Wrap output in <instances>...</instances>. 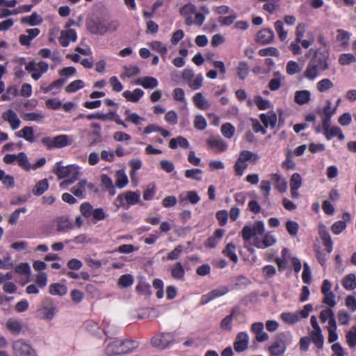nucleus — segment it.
Here are the masks:
<instances>
[{"instance_id":"ddd939ff","label":"nucleus","mask_w":356,"mask_h":356,"mask_svg":"<svg viewBox=\"0 0 356 356\" xmlns=\"http://www.w3.org/2000/svg\"><path fill=\"white\" fill-rule=\"evenodd\" d=\"M129 205H135L140 202V193L134 191H127L125 193L119 194L116 197L118 207H124V200Z\"/></svg>"},{"instance_id":"72a5a7b5","label":"nucleus","mask_w":356,"mask_h":356,"mask_svg":"<svg viewBox=\"0 0 356 356\" xmlns=\"http://www.w3.org/2000/svg\"><path fill=\"white\" fill-rule=\"evenodd\" d=\"M120 349L121 346L120 340H115L106 346L105 348V353L108 356L121 355L122 353H121Z\"/></svg>"},{"instance_id":"338daca9","label":"nucleus","mask_w":356,"mask_h":356,"mask_svg":"<svg viewBox=\"0 0 356 356\" xmlns=\"http://www.w3.org/2000/svg\"><path fill=\"white\" fill-rule=\"evenodd\" d=\"M324 297L322 303L327 305L330 308H334L336 305L335 294L333 292L323 294Z\"/></svg>"},{"instance_id":"de8ad7c7","label":"nucleus","mask_w":356,"mask_h":356,"mask_svg":"<svg viewBox=\"0 0 356 356\" xmlns=\"http://www.w3.org/2000/svg\"><path fill=\"white\" fill-rule=\"evenodd\" d=\"M184 175L188 179L201 181L202 179V170L199 168L186 170Z\"/></svg>"},{"instance_id":"cd10ccee","label":"nucleus","mask_w":356,"mask_h":356,"mask_svg":"<svg viewBox=\"0 0 356 356\" xmlns=\"http://www.w3.org/2000/svg\"><path fill=\"white\" fill-rule=\"evenodd\" d=\"M171 276L177 280L184 281L185 277V270L181 262H177L170 268Z\"/></svg>"},{"instance_id":"7c9ffc66","label":"nucleus","mask_w":356,"mask_h":356,"mask_svg":"<svg viewBox=\"0 0 356 356\" xmlns=\"http://www.w3.org/2000/svg\"><path fill=\"white\" fill-rule=\"evenodd\" d=\"M18 138H22L26 141L32 143L35 142L34 131L31 127H24L20 131L15 133Z\"/></svg>"},{"instance_id":"412c9836","label":"nucleus","mask_w":356,"mask_h":356,"mask_svg":"<svg viewBox=\"0 0 356 356\" xmlns=\"http://www.w3.org/2000/svg\"><path fill=\"white\" fill-rule=\"evenodd\" d=\"M274 39V33L271 29H264L257 35V42L262 44L270 43Z\"/></svg>"},{"instance_id":"37998d69","label":"nucleus","mask_w":356,"mask_h":356,"mask_svg":"<svg viewBox=\"0 0 356 356\" xmlns=\"http://www.w3.org/2000/svg\"><path fill=\"white\" fill-rule=\"evenodd\" d=\"M42 19L36 13H32L30 16L22 17L21 22L22 24H27L30 26H36L42 23Z\"/></svg>"},{"instance_id":"ea45409f","label":"nucleus","mask_w":356,"mask_h":356,"mask_svg":"<svg viewBox=\"0 0 356 356\" xmlns=\"http://www.w3.org/2000/svg\"><path fill=\"white\" fill-rule=\"evenodd\" d=\"M178 146L181 148L186 149L189 147V143L186 138L182 136H178L170 139L169 142V147L171 149H176Z\"/></svg>"},{"instance_id":"7ed1b4c3","label":"nucleus","mask_w":356,"mask_h":356,"mask_svg":"<svg viewBox=\"0 0 356 356\" xmlns=\"http://www.w3.org/2000/svg\"><path fill=\"white\" fill-rule=\"evenodd\" d=\"M269 177L270 180H262L259 186L261 193L264 197L268 198L271 191V184L280 193H282L286 191L287 182L280 173H271Z\"/></svg>"},{"instance_id":"6ab92c4d","label":"nucleus","mask_w":356,"mask_h":356,"mask_svg":"<svg viewBox=\"0 0 356 356\" xmlns=\"http://www.w3.org/2000/svg\"><path fill=\"white\" fill-rule=\"evenodd\" d=\"M259 118L266 128L269 126L274 128L276 125L277 116L275 111H269L266 113H261Z\"/></svg>"},{"instance_id":"b1692460","label":"nucleus","mask_w":356,"mask_h":356,"mask_svg":"<svg viewBox=\"0 0 356 356\" xmlns=\"http://www.w3.org/2000/svg\"><path fill=\"white\" fill-rule=\"evenodd\" d=\"M192 100L194 105L200 110L206 111L211 106L210 103L204 98L201 92L195 93Z\"/></svg>"},{"instance_id":"a211bd4d","label":"nucleus","mask_w":356,"mask_h":356,"mask_svg":"<svg viewBox=\"0 0 356 356\" xmlns=\"http://www.w3.org/2000/svg\"><path fill=\"white\" fill-rule=\"evenodd\" d=\"M2 118L7 121L13 130L17 129L21 124V121L17 117L16 113L12 109H8L2 114Z\"/></svg>"},{"instance_id":"39448f33","label":"nucleus","mask_w":356,"mask_h":356,"mask_svg":"<svg viewBox=\"0 0 356 356\" xmlns=\"http://www.w3.org/2000/svg\"><path fill=\"white\" fill-rule=\"evenodd\" d=\"M259 159V156L257 154L249 150L241 151L234 166L236 175L239 177L243 175L245 170L248 165L247 161H251L253 164H255Z\"/></svg>"},{"instance_id":"4c0bfd02","label":"nucleus","mask_w":356,"mask_h":356,"mask_svg":"<svg viewBox=\"0 0 356 356\" xmlns=\"http://www.w3.org/2000/svg\"><path fill=\"white\" fill-rule=\"evenodd\" d=\"M323 134L328 140H331L334 137H338L339 140H343L345 138L341 129L338 127H332Z\"/></svg>"},{"instance_id":"f3484780","label":"nucleus","mask_w":356,"mask_h":356,"mask_svg":"<svg viewBox=\"0 0 356 356\" xmlns=\"http://www.w3.org/2000/svg\"><path fill=\"white\" fill-rule=\"evenodd\" d=\"M76 39L77 35L76 31L70 29L61 32L58 41L62 47H67L69 46L70 42H75Z\"/></svg>"},{"instance_id":"20e7f679","label":"nucleus","mask_w":356,"mask_h":356,"mask_svg":"<svg viewBox=\"0 0 356 356\" xmlns=\"http://www.w3.org/2000/svg\"><path fill=\"white\" fill-rule=\"evenodd\" d=\"M55 173L60 179L69 177L60 183V188L62 189H65L69 185L73 184L77 179L79 175L77 169L73 165L58 166Z\"/></svg>"},{"instance_id":"69168bd1","label":"nucleus","mask_w":356,"mask_h":356,"mask_svg":"<svg viewBox=\"0 0 356 356\" xmlns=\"http://www.w3.org/2000/svg\"><path fill=\"white\" fill-rule=\"evenodd\" d=\"M26 211H27V209L26 207H21V208H18L16 210H15L11 213V215L8 219L9 224H10L12 225H15L19 218L20 213H26Z\"/></svg>"},{"instance_id":"0eeeda50","label":"nucleus","mask_w":356,"mask_h":356,"mask_svg":"<svg viewBox=\"0 0 356 356\" xmlns=\"http://www.w3.org/2000/svg\"><path fill=\"white\" fill-rule=\"evenodd\" d=\"M80 212L86 218L92 217L95 222L103 220L106 217L103 208L94 209L92 204L88 202H85L80 205Z\"/></svg>"},{"instance_id":"c85d7f7f","label":"nucleus","mask_w":356,"mask_h":356,"mask_svg":"<svg viewBox=\"0 0 356 356\" xmlns=\"http://www.w3.org/2000/svg\"><path fill=\"white\" fill-rule=\"evenodd\" d=\"M122 95L129 102H137L144 95V92L140 88H136L132 92L130 90H125Z\"/></svg>"},{"instance_id":"49530a36","label":"nucleus","mask_w":356,"mask_h":356,"mask_svg":"<svg viewBox=\"0 0 356 356\" xmlns=\"http://www.w3.org/2000/svg\"><path fill=\"white\" fill-rule=\"evenodd\" d=\"M237 76L241 80H244L248 76L249 66L245 61H240L236 67Z\"/></svg>"},{"instance_id":"5fc2aeb1","label":"nucleus","mask_w":356,"mask_h":356,"mask_svg":"<svg viewBox=\"0 0 356 356\" xmlns=\"http://www.w3.org/2000/svg\"><path fill=\"white\" fill-rule=\"evenodd\" d=\"M275 29L277 33L278 37L281 41H284L286 40L287 37V31L284 29V24L282 21L277 20L275 22L274 24Z\"/></svg>"},{"instance_id":"9b49d317","label":"nucleus","mask_w":356,"mask_h":356,"mask_svg":"<svg viewBox=\"0 0 356 356\" xmlns=\"http://www.w3.org/2000/svg\"><path fill=\"white\" fill-rule=\"evenodd\" d=\"M56 307L50 298H47L42 302L41 307L37 314L40 318L51 320L56 314Z\"/></svg>"},{"instance_id":"680f3d73","label":"nucleus","mask_w":356,"mask_h":356,"mask_svg":"<svg viewBox=\"0 0 356 356\" xmlns=\"http://www.w3.org/2000/svg\"><path fill=\"white\" fill-rule=\"evenodd\" d=\"M128 183V178L124 172L118 171L116 174L115 185L119 188H124Z\"/></svg>"},{"instance_id":"603ef678","label":"nucleus","mask_w":356,"mask_h":356,"mask_svg":"<svg viewBox=\"0 0 356 356\" xmlns=\"http://www.w3.org/2000/svg\"><path fill=\"white\" fill-rule=\"evenodd\" d=\"M203 76L201 74H198L195 76V77L191 79V81H188V86L189 88L193 90H197L200 89L203 84Z\"/></svg>"},{"instance_id":"4be33fe9","label":"nucleus","mask_w":356,"mask_h":356,"mask_svg":"<svg viewBox=\"0 0 356 356\" xmlns=\"http://www.w3.org/2000/svg\"><path fill=\"white\" fill-rule=\"evenodd\" d=\"M207 143L210 148L219 152H225L227 148L226 142H225L220 136L207 139Z\"/></svg>"},{"instance_id":"f03ea898","label":"nucleus","mask_w":356,"mask_h":356,"mask_svg":"<svg viewBox=\"0 0 356 356\" xmlns=\"http://www.w3.org/2000/svg\"><path fill=\"white\" fill-rule=\"evenodd\" d=\"M329 55L327 50L316 49L312 58L307 63L303 76L309 81H314L319 76L320 72L328 70Z\"/></svg>"},{"instance_id":"f704fd0d","label":"nucleus","mask_w":356,"mask_h":356,"mask_svg":"<svg viewBox=\"0 0 356 356\" xmlns=\"http://www.w3.org/2000/svg\"><path fill=\"white\" fill-rule=\"evenodd\" d=\"M235 252L236 245L232 243H229L222 250V254L234 263L236 264L238 261V258Z\"/></svg>"},{"instance_id":"473e14b6","label":"nucleus","mask_w":356,"mask_h":356,"mask_svg":"<svg viewBox=\"0 0 356 356\" xmlns=\"http://www.w3.org/2000/svg\"><path fill=\"white\" fill-rule=\"evenodd\" d=\"M311 99V93L307 90H298L295 93L294 100L299 105L308 103Z\"/></svg>"},{"instance_id":"4468645a","label":"nucleus","mask_w":356,"mask_h":356,"mask_svg":"<svg viewBox=\"0 0 356 356\" xmlns=\"http://www.w3.org/2000/svg\"><path fill=\"white\" fill-rule=\"evenodd\" d=\"M318 234L322 241L323 245L325 248L326 252L327 253L332 252L333 250V242L330 234L323 224H320L318 226Z\"/></svg>"},{"instance_id":"79ce46f5","label":"nucleus","mask_w":356,"mask_h":356,"mask_svg":"<svg viewBox=\"0 0 356 356\" xmlns=\"http://www.w3.org/2000/svg\"><path fill=\"white\" fill-rule=\"evenodd\" d=\"M280 318L289 325L295 324L300 320L298 313L283 312L281 314Z\"/></svg>"},{"instance_id":"c03bdc74","label":"nucleus","mask_w":356,"mask_h":356,"mask_svg":"<svg viewBox=\"0 0 356 356\" xmlns=\"http://www.w3.org/2000/svg\"><path fill=\"white\" fill-rule=\"evenodd\" d=\"M124 115H126L125 120L135 125H140L143 121H145V118L140 117L136 113H131L129 109L125 110Z\"/></svg>"},{"instance_id":"09e8293b","label":"nucleus","mask_w":356,"mask_h":356,"mask_svg":"<svg viewBox=\"0 0 356 356\" xmlns=\"http://www.w3.org/2000/svg\"><path fill=\"white\" fill-rule=\"evenodd\" d=\"M334 84L329 79H323L319 81L316 84V88L318 92H325L332 88Z\"/></svg>"},{"instance_id":"bb28decb","label":"nucleus","mask_w":356,"mask_h":356,"mask_svg":"<svg viewBox=\"0 0 356 356\" xmlns=\"http://www.w3.org/2000/svg\"><path fill=\"white\" fill-rule=\"evenodd\" d=\"M86 179H81L75 186L71 188V193L80 199H85Z\"/></svg>"},{"instance_id":"e433bc0d","label":"nucleus","mask_w":356,"mask_h":356,"mask_svg":"<svg viewBox=\"0 0 356 356\" xmlns=\"http://www.w3.org/2000/svg\"><path fill=\"white\" fill-rule=\"evenodd\" d=\"M49 291L51 295L63 296L67 293V288L60 283H54L49 286Z\"/></svg>"},{"instance_id":"1a4fd4ad","label":"nucleus","mask_w":356,"mask_h":356,"mask_svg":"<svg viewBox=\"0 0 356 356\" xmlns=\"http://www.w3.org/2000/svg\"><path fill=\"white\" fill-rule=\"evenodd\" d=\"M175 337L172 333H160L154 336L151 339V344L154 348L164 350L173 344Z\"/></svg>"},{"instance_id":"6e6552de","label":"nucleus","mask_w":356,"mask_h":356,"mask_svg":"<svg viewBox=\"0 0 356 356\" xmlns=\"http://www.w3.org/2000/svg\"><path fill=\"white\" fill-rule=\"evenodd\" d=\"M49 69V65L45 61L35 63V60L29 61L26 64L25 70L31 74V77L37 81L45 74Z\"/></svg>"},{"instance_id":"c756f323","label":"nucleus","mask_w":356,"mask_h":356,"mask_svg":"<svg viewBox=\"0 0 356 356\" xmlns=\"http://www.w3.org/2000/svg\"><path fill=\"white\" fill-rule=\"evenodd\" d=\"M120 343L121 346L120 350L122 354L130 353L138 347V342L135 340H120Z\"/></svg>"},{"instance_id":"dca6fc26","label":"nucleus","mask_w":356,"mask_h":356,"mask_svg":"<svg viewBox=\"0 0 356 356\" xmlns=\"http://www.w3.org/2000/svg\"><path fill=\"white\" fill-rule=\"evenodd\" d=\"M249 342V336L247 332H241L238 333L234 343V350L238 353L245 350Z\"/></svg>"},{"instance_id":"774afa93","label":"nucleus","mask_w":356,"mask_h":356,"mask_svg":"<svg viewBox=\"0 0 356 356\" xmlns=\"http://www.w3.org/2000/svg\"><path fill=\"white\" fill-rule=\"evenodd\" d=\"M286 229L291 236H295L298 234L299 225L296 221L288 220L286 222Z\"/></svg>"},{"instance_id":"e2e57ef3","label":"nucleus","mask_w":356,"mask_h":356,"mask_svg":"<svg viewBox=\"0 0 356 356\" xmlns=\"http://www.w3.org/2000/svg\"><path fill=\"white\" fill-rule=\"evenodd\" d=\"M254 102L255 104L257 105V108L261 111L266 110L270 106L269 101L264 99L260 95L255 96L254 98Z\"/></svg>"},{"instance_id":"58836bf2","label":"nucleus","mask_w":356,"mask_h":356,"mask_svg":"<svg viewBox=\"0 0 356 356\" xmlns=\"http://www.w3.org/2000/svg\"><path fill=\"white\" fill-rule=\"evenodd\" d=\"M344 289L352 291L356 288V276L353 273L346 275L341 282Z\"/></svg>"},{"instance_id":"5701e85b","label":"nucleus","mask_w":356,"mask_h":356,"mask_svg":"<svg viewBox=\"0 0 356 356\" xmlns=\"http://www.w3.org/2000/svg\"><path fill=\"white\" fill-rule=\"evenodd\" d=\"M57 231L60 232H67L74 227L72 221L67 216H62L56 218Z\"/></svg>"},{"instance_id":"aec40b11","label":"nucleus","mask_w":356,"mask_h":356,"mask_svg":"<svg viewBox=\"0 0 356 356\" xmlns=\"http://www.w3.org/2000/svg\"><path fill=\"white\" fill-rule=\"evenodd\" d=\"M225 234V230L222 229H217L213 234L209 237L204 243V245L208 248H213L217 246L218 243L222 238Z\"/></svg>"},{"instance_id":"a878e982","label":"nucleus","mask_w":356,"mask_h":356,"mask_svg":"<svg viewBox=\"0 0 356 356\" xmlns=\"http://www.w3.org/2000/svg\"><path fill=\"white\" fill-rule=\"evenodd\" d=\"M136 83L145 89L155 88L159 84L157 79L152 76L140 77L136 80Z\"/></svg>"},{"instance_id":"4d7b16f0","label":"nucleus","mask_w":356,"mask_h":356,"mask_svg":"<svg viewBox=\"0 0 356 356\" xmlns=\"http://www.w3.org/2000/svg\"><path fill=\"white\" fill-rule=\"evenodd\" d=\"M346 342L350 348L356 346V326H353L346 334Z\"/></svg>"},{"instance_id":"a19ab883","label":"nucleus","mask_w":356,"mask_h":356,"mask_svg":"<svg viewBox=\"0 0 356 356\" xmlns=\"http://www.w3.org/2000/svg\"><path fill=\"white\" fill-rule=\"evenodd\" d=\"M49 188V182L47 179H43L36 183L33 189V195L36 196L42 195Z\"/></svg>"},{"instance_id":"0e129e2a","label":"nucleus","mask_w":356,"mask_h":356,"mask_svg":"<svg viewBox=\"0 0 356 356\" xmlns=\"http://www.w3.org/2000/svg\"><path fill=\"white\" fill-rule=\"evenodd\" d=\"M259 55L261 56H275L278 57L280 56V51L278 49L273 47H269L267 48L261 49L259 51Z\"/></svg>"},{"instance_id":"bf43d9fd","label":"nucleus","mask_w":356,"mask_h":356,"mask_svg":"<svg viewBox=\"0 0 356 356\" xmlns=\"http://www.w3.org/2000/svg\"><path fill=\"white\" fill-rule=\"evenodd\" d=\"M286 73L289 75H294L301 71L299 64L293 60H289L286 66Z\"/></svg>"},{"instance_id":"6e6d98bb","label":"nucleus","mask_w":356,"mask_h":356,"mask_svg":"<svg viewBox=\"0 0 356 356\" xmlns=\"http://www.w3.org/2000/svg\"><path fill=\"white\" fill-rule=\"evenodd\" d=\"M356 62L355 56L350 53L342 54L339 57V63L341 65H348Z\"/></svg>"},{"instance_id":"f8f14e48","label":"nucleus","mask_w":356,"mask_h":356,"mask_svg":"<svg viewBox=\"0 0 356 356\" xmlns=\"http://www.w3.org/2000/svg\"><path fill=\"white\" fill-rule=\"evenodd\" d=\"M86 26L92 34L103 35L106 33L105 22L99 17L87 19Z\"/></svg>"},{"instance_id":"a18cd8bd","label":"nucleus","mask_w":356,"mask_h":356,"mask_svg":"<svg viewBox=\"0 0 356 356\" xmlns=\"http://www.w3.org/2000/svg\"><path fill=\"white\" fill-rule=\"evenodd\" d=\"M17 165L26 171H29L31 169V163L29 161L26 154L21 152L17 154Z\"/></svg>"},{"instance_id":"8fccbe9b","label":"nucleus","mask_w":356,"mask_h":356,"mask_svg":"<svg viewBox=\"0 0 356 356\" xmlns=\"http://www.w3.org/2000/svg\"><path fill=\"white\" fill-rule=\"evenodd\" d=\"M311 339L315 346L318 349H322L324 343V338L321 332H312Z\"/></svg>"},{"instance_id":"423d86ee","label":"nucleus","mask_w":356,"mask_h":356,"mask_svg":"<svg viewBox=\"0 0 356 356\" xmlns=\"http://www.w3.org/2000/svg\"><path fill=\"white\" fill-rule=\"evenodd\" d=\"M42 144L47 147V149L54 148H63L72 144V140L70 139V136L65 134H60L55 137H44L41 140Z\"/></svg>"},{"instance_id":"864d4df0","label":"nucleus","mask_w":356,"mask_h":356,"mask_svg":"<svg viewBox=\"0 0 356 356\" xmlns=\"http://www.w3.org/2000/svg\"><path fill=\"white\" fill-rule=\"evenodd\" d=\"M124 72L121 74V78H131L140 73V69L137 66L129 65L124 67Z\"/></svg>"},{"instance_id":"c9c22d12","label":"nucleus","mask_w":356,"mask_h":356,"mask_svg":"<svg viewBox=\"0 0 356 356\" xmlns=\"http://www.w3.org/2000/svg\"><path fill=\"white\" fill-rule=\"evenodd\" d=\"M350 33L343 29L337 30V41L339 42L343 47H347L349 45Z\"/></svg>"},{"instance_id":"2eb2a0df","label":"nucleus","mask_w":356,"mask_h":356,"mask_svg":"<svg viewBox=\"0 0 356 356\" xmlns=\"http://www.w3.org/2000/svg\"><path fill=\"white\" fill-rule=\"evenodd\" d=\"M196 11V7L191 3H186L180 8L179 13L185 18V23L188 26H191L193 23V15Z\"/></svg>"},{"instance_id":"052dcab7","label":"nucleus","mask_w":356,"mask_h":356,"mask_svg":"<svg viewBox=\"0 0 356 356\" xmlns=\"http://www.w3.org/2000/svg\"><path fill=\"white\" fill-rule=\"evenodd\" d=\"M134 282V277L131 275L126 274L120 276L118 280V284L120 287L130 286Z\"/></svg>"},{"instance_id":"f257e3e1","label":"nucleus","mask_w":356,"mask_h":356,"mask_svg":"<svg viewBox=\"0 0 356 356\" xmlns=\"http://www.w3.org/2000/svg\"><path fill=\"white\" fill-rule=\"evenodd\" d=\"M265 232L264 224L262 221H257L252 227L245 225L241 231V236L244 241H250L254 237L253 244L259 249L273 245L276 243V239L270 233H266L261 241H260L257 235H262Z\"/></svg>"},{"instance_id":"3c124183","label":"nucleus","mask_w":356,"mask_h":356,"mask_svg":"<svg viewBox=\"0 0 356 356\" xmlns=\"http://www.w3.org/2000/svg\"><path fill=\"white\" fill-rule=\"evenodd\" d=\"M235 131V127L229 122L224 123L221 126V133L226 138H232Z\"/></svg>"},{"instance_id":"393cba45","label":"nucleus","mask_w":356,"mask_h":356,"mask_svg":"<svg viewBox=\"0 0 356 356\" xmlns=\"http://www.w3.org/2000/svg\"><path fill=\"white\" fill-rule=\"evenodd\" d=\"M268 351L271 356H281L286 351L285 343L282 340L275 341L269 348Z\"/></svg>"},{"instance_id":"13d9d810","label":"nucleus","mask_w":356,"mask_h":356,"mask_svg":"<svg viewBox=\"0 0 356 356\" xmlns=\"http://www.w3.org/2000/svg\"><path fill=\"white\" fill-rule=\"evenodd\" d=\"M84 87V82L78 79L71 82L66 88L65 91L68 93L75 92Z\"/></svg>"},{"instance_id":"2f4dec72","label":"nucleus","mask_w":356,"mask_h":356,"mask_svg":"<svg viewBox=\"0 0 356 356\" xmlns=\"http://www.w3.org/2000/svg\"><path fill=\"white\" fill-rule=\"evenodd\" d=\"M6 327L13 334L18 335L22 331V325L18 320L10 318L8 319Z\"/></svg>"},{"instance_id":"9d476101","label":"nucleus","mask_w":356,"mask_h":356,"mask_svg":"<svg viewBox=\"0 0 356 356\" xmlns=\"http://www.w3.org/2000/svg\"><path fill=\"white\" fill-rule=\"evenodd\" d=\"M13 352L14 356H38L35 350L23 339L13 342Z\"/></svg>"}]
</instances>
